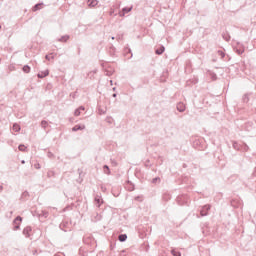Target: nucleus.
Returning a JSON list of instances; mask_svg holds the SVG:
<instances>
[{
  "label": "nucleus",
  "mask_w": 256,
  "mask_h": 256,
  "mask_svg": "<svg viewBox=\"0 0 256 256\" xmlns=\"http://www.w3.org/2000/svg\"><path fill=\"white\" fill-rule=\"evenodd\" d=\"M21 221H23V218L21 216H17L14 221H13V224H14V231H17L20 229L21 227Z\"/></svg>",
  "instance_id": "1"
},
{
  "label": "nucleus",
  "mask_w": 256,
  "mask_h": 256,
  "mask_svg": "<svg viewBox=\"0 0 256 256\" xmlns=\"http://www.w3.org/2000/svg\"><path fill=\"white\" fill-rule=\"evenodd\" d=\"M211 209V205H204L200 210L201 217H207L209 215L208 211Z\"/></svg>",
  "instance_id": "2"
},
{
  "label": "nucleus",
  "mask_w": 256,
  "mask_h": 256,
  "mask_svg": "<svg viewBox=\"0 0 256 256\" xmlns=\"http://www.w3.org/2000/svg\"><path fill=\"white\" fill-rule=\"evenodd\" d=\"M132 10H133V7H124L122 9V11L119 12V16L120 17H125V15H127V13H131Z\"/></svg>",
  "instance_id": "3"
},
{
  "label": "nucleus",
  "mask_w": 256,
  "mask_h": 256,
  "mask_svg": "<svg viewBox=\"0 0 256 256\" xmlns=\"http://www.w3.org/2000/svg\"><path fill=\"white\" fill-rule=\"evenodd\" d=\"M185 109H186V107H185V104L183 102H180V103L177 104V111H179L180 113L185 112Z\"/></svg>",
  "instance_id": "4"
},
{
  "label": "nucleus",
  "mask_w": 256,
  "mask_h": 256,
  "mask_svg": "<svg viewBox=\"0 0 256 256\" xmlns=\"http://www.w3.org/2000/svg\"><path fill=\"white\" fill-rule=\"evenodd\" d=\"M98 3H99V1H97V0H88L87 1L88 7H97Z\"/></svg>",
  "instance_id": "5"
},
{
  "label": "nucleus",
  "mask_w": 256,
  "mask_h": 256,
  "mask_svg": "<svg viewBox=\"0 0 256 256\" xmlns=\"http://www.w3.org/2000/svg\"><path fill=\"white\" fill-rule=\"evenodd\" d=\"M47 75H49V70H45V71L38 73L37 77L39 79H43V78L47 77Z\"/></svg>",
  "instance_id": "6"
},
{
  "label": "nucleus",
  "mask_w": 256,
  "mask_h": 256,
  "mask_svg": "<svg viewBox=\"0 0 256 256\" xmlns=\"http://www.w3.org/2000/svg\"><path fill=\"white\" fill-rule=\"evenodd\" d=\"M155 53L156 55H163V53H165V46H160L159 48H157Z\"/></svg>",
  "instance_id": "7"
},
{
  "label": "nucleus",
  "mask_w": 256,
  "mask_h": 256,
  "mask_svg": "<svg viewBox=\"0 0 256 256\" xmlns=\"http://www.w3.org/2000/svg\"><path fill=\"white\" fill-rule=\"evenodd\" d=\"M83 129H85V125L78 124L72 128V131H83Z\"/></svg>",
  "instance_id": "8"
},
{
  "label": "nucleus",
  "mask_w": 256,
  "mask_h": 256,
  "mask_svg": "<svg viewBox=\"0 0 256 256\" xmlns=\"http://www.w3.org/2000/svg\"><path fill=\"white\" fill-rule=\"evenodd\" d=\"M32 231L31 226H27L26 228H24L23 230V235H25V237H29V232Z\"/></svg>",
  "instance_id": "9"
},
{
  "label": "nucleus",
  "mask_w": 256,
  "mask_h": 256,
  "mask_svg": "<svg viewBox=\"0 0 256 256\" xmlns=\"http://www.w3.org/2000/svg\"><path fill=\"white\" fill-rule=\"evenodd\" d=\"M118 239L121 243L127 241V234H120Z\"/></svg>",
  "instance_id": "10"
},
{
  "label": "nucleus",
  "mask_w": 256,
  "mask_h": 256,
  "mask_svg": "<svg viewBox=\"0 0 256 256\" xmlns=\"http://www.w3.org/2000/svg\"><path fill=\"white\" fill-rule=\"evenodd\" d=\"M222 37L224 41H231V36L227 32L223 33Z\"/></svg>",
  "instance_id": "11"
},
{
  "label": "nucleus",
  "mask_w": 256,
  "mask_h": 256,
  "mask_svg": "<svg viewBox=\"0 0 256 256\" xmlns=\"http://www.w3.org/2000/svg\"><path fill=\"white\" fill-rule=\"evenodd\" d=\"M58 41L67 43V41H69V35L62 36L61 38L58 39Z\"/></svg>",
  "instance_id": "12"
},
{
  "label": "nucleus",
  "mask_w": 256,
  "mask_h": 256,
  "mask_svg": "<svg viewBox=\"0 0 256 256\" xmlns=\"http://www.w3.org/2000/svg\"><path fill=\"white\" fill-rule=\"evenodd\" d=\"M103 171L106 175H111V170L109 169V166L104 165L103 166Z\"/></svg>",
  "instance_id": "13"
},
{
  "label": "nucleus",
  "mask_w": 256,
  "mask_h": 256,
  "mask_svg": "<svg viewBox=\"0 0 256 256\" xmlns=\"http://www.w3.org/2000/svg\"><path fill=\"white\" fill-rule=\"evenodd\" d=\"M95 203L97 207H101V203H103V199L96 197Z\"/></svg>",
  "instance_id": "14"
},
{
  "label": "nucleus",
  "mask_w": 256,
  "mask_h": 256,
  "mask_svg": "<svg viewBox=\"0 0 256 256\" xmlns=\"http://www.w3.org/2000/svg\"><path fill=\"white\" fill-rule=\"evenodd\" d=\"M41 127H42L43 129H47V127H49V122L43 120V121L41 122Z\"/></svg>",
  "instance_id": "15"
},
{
  "label": "nucleus",
  "mask_w": 256,
  "mask_h": 256,
  "mask_svg": "<svg viewBox=\"0 0 256 256\" xmlns=\"http://www.w3.org/2000/svg\"><path fill=\"white\" fill-rule=\"evenodd\" d=\"M13 131H15L16 133L21 131V126H19V124H14L13 125Z\"/></svg>",
  "instance_id": "16"
},
{
  "label": "nucleus",
  "mask_w": 256,
  "mask_h": 256,
  "mask_svg": "<svg viewBox=\"0 0 256 256\" xmlns=\"http://www.w3.org/2000/svg\"><path fill=\"white\" fill-rule=\"evenodd\" d=\"M22 70L24 71V73H29L31 71V67H29V65H25Z\"/></svg>",
  "instance_id": "17"
},
{
  "label": "nucleus",
  "mask_w": 256,
  "mask_h": 256,
  "mask_svg": "<svg viewBox=\"0 0 256 256\" xmlns=\"http://www.w3.org/2000/svg\"><path fill=\"white\" fill-rule=\"evenodd\" d=\"M171 254H172L173 256H181V252L176 251L175 249H172V250H171Z\"/></svg>",
  "instance_id": "18"
},
{
  "label": "nucleus",
  "mask_w": 256,
  "mask_h": 256,
  "mask_svg": "<svg viewBox=\"0 0 256 256\" xmlns=\"http://www.w3.org/2000/svg\"><path fill=\"white\" fill-rule=\"evenodd\" d=\"M242 101H243L244 103H249V95H248V94H245V95L243 96V98H242Z\"/></svg>",
  "instance_id": "19"
},
{
  "label": "nucleus",
  "mask_w": 256,
  "mask_h": 256,
  "mask_svg": "<svg viewBox=\"0 0 256 256\" xmlns=\"http://www.w3.org/2000/svg\"><path fill=\"white\" fill-rule=\"evenodd\" d=\"M41 5H43V4H42V3L36 4V5L33 7V11H39V9H41Z\"/></svg>",
  "instance_id": "20"
},
{
  "label": "nucleus",
  "mask_w": 256,
  "mask_h": 256,
  "mask_svg": "<svg viewBox=\"0 0 256 256\" xmlns=\"http://www.w3.org/2000/svg\"><path fill=\"white\" fill-rule=\"evenodd\" d=\"M18 149H19V151H27V147L25 145H23V144H20L18 146Z\"/></svg>",
  "instance_id": "21"
},
{
  "label": "nucleus",
  "mask_w": 256,
  "mask_h": 256,
  "mask_svg": "<svg viewBox=\"0 0 256 256\" xmlns=\"http://www.w3.org/2000/svg\"><path fill=\"white\" fill-rule=\"evenodd\" d=\"M74 115H75V117H79V115H81V110L79 108L76 109L74 112Z\"/></svg>",
  "instance_id": "22"
},
{
  "label": "nucleus",
  "mask_w": 256,
  "mask_h": 256,
  "mask_svg": "<svg viewBox=\"0 0 256 256\" xmlns=\"http://www.w3.org/2000/svg\"><path fill=\"white\" fill-rule=\"evenodd\" d=\"M218 55H220L221 58L223 59V58L225 57V52L219 50V51H218Z\"/></svg>",
  "instance_id": "23"
},
{
  "label": "nucleus",
  "mask_w": 256,
  "mask_h": 256,
  "mask_svg": "<svg viewBox=\"0 0 256 256\" xmlns=\"http://www.w3.org/2000/svg\"><path fill=\"white\" fill-rule=\"evenodd\" d=\"M233 148L239 150V144L237 142L233 143Z\"/></svg>",
  "instance_id": "24"
},
{
  "label": "nucleus",
  "mask_w": 256,
  "mask_h": 256,
  "mask_svg": "<svg viewBox=\"0 0 256 256\" xmlns=\"http://www.w3.org/2000/svg\"><path fill=\"white\" fill-rule=\"evenodd\" d=\"M23 197H29V192H27V191L23 192L22 193V199H23Z\"/></svg>",
  "instance_id": "25"
},
{
  "label": "nucleus",
  "mask_w": 256,
  "mask_h": 256,
  "mask_svg": "<svg viewBox=\"0 0 256 256\" xmlns=\"http://www.w3.org/2000/svg\"><path fill=\"white\" fill-rule=\"evenodd\" d=\"M157 181H161V178H159V177L154 178V179L152 180V183H157Z\"/></svg>",
  "instance_id": "26"
},
{
  "label": "nucleus",
  "mask_w": 256,
  "mask_h": 256,
  "mask_svg": "<svg viewBox=\"0 0 256 256\" xmlns=\"http://www.w3.org/2000/svg\"><path fill=\"white\" fill-rule=\"evenodd\" d=\"M50 58H51V59H55V57H54V56H52V57H49V55H46V56H45V59H47V61H51V59H50Z\"/></svg>",
  "instance_id": "27"
},
{
  "label": "nucleus",
  "mask_w": 256,
  "mask_h": 256,
  "mask_svg": "<svg viewBox=\"0 0 256 256\" xmlns=\"http://www.w3.org/2000/svg\"><path fill=\"white\" fill-rule=\"evenodd\" d=\"M211 77H212V79H213V81H215V79H217V74H211Z\"/></svg>",
  "instance_id": "28"
},
{
  "label": "nucleus",
  "mask_w": 256,
  "mask_h": 256,
  "mask_svg": "<svg viewBox=\"0 0 256 256\" xmlns=\"http://www.w3.org/2000/svg\"><path fill=\"white\" fill-rule=\"evenodd\" d=\"M34 167H35V169H41V165L40 164H35Z\"/></svg>",
  "instance_id": "29"
},
{
  "label": "nucleus",
  "mask_w": 256,
  "mask_h": 256,
  "mask_svg": "<svg viewBox=\"0 0 256 256\" xmlns=\"http://www.w3.org/2000/svg\"><path fill=\"white\" fill-rule=\"evenodd\" d=\"M40 215H42V217H47L48 213L47 212H42V214H40Z\"/></svg>",
  "instance_id": "30"
},
{
  "label": "nucleus",
  "mask_w": 256,
  "mask_h": 256,
  "mask_svg": "<svg viewBox=\"0 0 256 256\" xmlns=\"http://www.w3.org/2000/svg\"><path fill=\"white\" fill-rule=\"evenodd\" d=\"M78 109H79L80 111H85V107H84V106H80Z\"/></svg>",
  "instance_id": "31"
},
{
  "label": "nucleus",
  "mask_w": 256,
  "mask_h": 256,
  "mask_svg": "<svg viewBox=\"0 0 256 256\" xmlns=\"http://www.w3.org/2000/svg\"><path fill=\"white\" fill-rule=\"evenodd\" d=\"M238 55H243V51L237 50Z\"/></svg>",
  "instance_id": "32"
},
{
  "label": "nucleus",
  "mask_w": 256,
  "mask_h": 256,
  "mask_svg": "<svg viewBox=\"0 0 256 256\" xmlns=\"http://www.w3.org/2000/svg\"><path fill=\"white\" fill-rule=\"evenodd\" d=\"M129 191H135V186H132Z\"/></svg>",
  "instance_id": "33"
},
{
  "label": "nucleus",
  "mask_w": 256,
  "mask_h": 256,
  "mask_svg": "<svg viewBox=\"0 0 256 256\" xmlns=\"http://www.w3.org/2000/svg\"><path fill=\"white\" fill-rule=\"evenodd\" d=\"M106 75H113V72L109 71V72L106 73Z\"/></svg>",
  "instance_id": "34"
},
{
  "label": "nucleus",
  "mask_w": 256,
  "mask_h": 256,
  "mask_svg": "<svg viewBox=\"0 0 256 256\" xmlns=\"http://www.w3.org/2000/svg\"><path fill=\"white\" fill-rule=\"evenodd\" d=\"M0 193H3V186L0 185Z\"/></svg>",
  "instance_id": "35"
},
{
  "label": "nucleus",
  "mask_w": 256,
  "mask_h": 256,
  "mask_svg": "<svg viewBox=\"0 0 256 256\" xmlns=\"http://www.w3.org/2000/svg\"><path fill=\"white\" fill-rule=\"evenodd\" d=\"M48 157H53V154H52V153H49V154H48Z\"/></svg>",
  "instance_id": "36"
},
{
  "label": "nucleus",
  "mask_w": 256,
  "mask_h": 256,
  "mask_svg": "<svg viewBox=\"0 0 256 256\" xmlns=\"http://www.w3.org/2000/svg\"><path fill=\"white\" fill-rule=\"evenodd\" d=\"M21 163H22V165H25V160H22Z\"/></svg>",
  "instance_id": "37"
},
{
  "label": "nucleus",
  "mask_w": 256,
  "mask_h": 256,
  "mask_svg": "<svg viewBox=\"0 0 256 256\" xmlns=\"http://www.w3.org/2000/svg\"><path fill=\"white\" fill-rule=\"evenodd\" d=\"M71 97L75 98V94H71Z\"/></svg>",
  "instance_id": "38"
},
{
  "label": "nucleus",
  "mask_w": 256,
  "mask_h": 256,
  "mask_svg": "<svg viewBox=\"0 0 256 256\" xmlns=\"http://www.w3.org/2000/svg\"><path fill=\"white\" fill-rule=\"evenodd\" d=\"M112 97H117V94H113Z\"/></svg>",
  "instance_id": "39"
},
{
  "label": "nucleus",
  "mask_w": 256,
  "mask_h": 256,
  "mask_svg": "<svg viewBox=\"0 0 256 256\" xmlns=\"http://www.w3.org/2000/svg\"><path fill=\"white\" fill-rule=\"evenodd\" d=\"M110 15H113V11L110 12Z\"/></svg>",
  "instance_id": "40"
},
{
  "label": "nucleus",
  "mask_w": 256,
  "mask_h": 256,
  "mask_svg": "<svg viewBox=\"0 0 256 256\" xmlns=\"http://www.w3.org/2000/svg\"><path fill=\"white\" fill-rule=\"evenodd\" d=\"M112 40H115V37H111Z\"/></svg>",
  "instance_id": "41"
},
{
  "label": "nucleus",
  "mask_w": 256,
  "mask_h": 256,
  "mask_svg": "<svg viewBox=\"0 0 256 256\" xmlns=\"http://www.w3.org/2000/svg\"><path fill=\"white\" fill-rule=\"evenodd\" d=\"M116 88H113V91H115Z\"/></svg>",
  "instance_id": "42"
},
{
  "label": "nucleus",
  "mask_w": 256,
  "mask_h": 256,
  "mask_svg": "<svg viewBox=\"0 0 256 256\" xmlns=\"http://www.w3.org/2000/svg\"><path fill=\"white\" fill-rule=\"evenodd\" d=\"M0 29H1V25H0Z\"/></svg>",
  "instance_id": "43"
}]
</instances>
